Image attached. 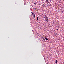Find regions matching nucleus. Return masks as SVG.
I'll use <instances>...</instances> for the list:
<instances>
[{
  "mask_svg": "<svg viewBox=\"0 0 64 64\" xmlns=\"http://www.w3.org/2000/svg\"><path fill=\"white\" fill-rule=\"evenodd\" d=\"M37 20H39V18H38V17L37 18Z\"/></svg>",
  "mask_w": 64,
  "mask_h": 64,
  "instance_id": "obj_7",
  "label": "nucleus"
},
{
  "mask_svg": "<svg viewBox=\"0 0 64 64\" xmlns=\"http://www.w3.org/2000/svg\"><path fill=\"white\" fill-rule=\"evenodd\" d=\"M35 17H36L35 15H34L33 16V17H34V18H35Z\"/></svg>",
  "mask_w": 64,
  "mask_h": 64,
  "instance_id": "obj_4",
  "label": "nucleus"
},
{
  "mask_svg": "<svg viewBox=\"0 0 64 64\" xmlns=\"http://www.w3.org/2000/svg\"><path fill=\"white\" fill-rule=\"evenodd\" d=\"M49 0H46L45 2L46 4H49Z\"/></svg>",
  "mask_w": 64,
  "mask_h": 64,
  "instance_id": "obj_2",
  "label": "nucleus"
},
{
  "mask_svg": "<svg viewBox=\"0 0 64 64\" xmlns=\"http://www.w3.org/2000/svg\"><path fill=\"white\" fill-rule=\"evenodd\" d=\"M56 64H57V63H58V60H56Z\"/></svg>",
  "mask_w": 64,
  "mask_h": 64,
  "instance_id": "obj_3",
  "label": "nucleus"
},
{
  "mask_svg": "<svg viewBox=\"0 0 64 64\" xmlns=\"http://www.w3.org/2000/svg\"><path fill=\"white\" fill-rule=\"evenodd\" d=\"M34 4L35 5H36V4H36V2L34 3Z\"/></svg>",
  "mask_w": 64,
  "mask_h": 64,
  "instance_id": "obj_8",
  "label": "nucleus"
},
{
  "mask_svg": "<svg viewBox=\"0 0 64 64\" xmlns=\"http://www.w3.org/2000/svg\"><path fill=\"white\" fill-rule=\"evenodd\" d=\"M32 15L34 14V13H33V12H32Z\"/></svg>",
  "mask_w": 64,
  "mask_h": 64,
  "instance_id": "obj_9",
  "label": "nucleus"
},
{
  "mask_svg": "<svg viewBox=\"0 0 64 64\" xmlns=\"http://www.w3.org/2000/svg\"><path fill=\"white\" fill-rule=\"evenodd\" d=\"M42 40H44V41L45 40V38H42Z\"/></svg>",
  "mask_w": 64,
  "mask_h": 64,
  "instance_id": "obj_6",
  "label": "nucleus"
},
{
  "mask_svg": "<svg viewBox=\"0 0 64 64\" xmlns=\"http://www.w3.org/2000/svg\"><path fill=\"white\" fill-rule=\"evenodd\" d=\"M45 39H46V40H48V38H45Z\"/></svg>",
  "mask_w": 64,
  "mask_h": 64,
  "instance_id": "obj_5",
  "label": "nucleus"
},
{
  "mask_svg": "<svg viewBox=\"0 0 64 64\" xmlns=\"http://www.w3.org/2000/svg\"><path fill=\"white\" fill-rule=\"evenodd\" d=\"M46 21L47 22H48V17L46 16H45L44 17Z\"/></svg>",
  "mask_w": 64,
  "mask_h": 64,
  "instance_id": "obj_1",
  "label": "nucleus"
},
{
  "mask_svg": "<svg viewBox=\"0 0 64 64\" xmlns=\"http://www.w3.org/2000/svg\"><path fill=\"white\" fill-rule=\"evenodd\" d=\"M50 1H52V0H50Z\"/></svg>",
  "mask_w": 64,
  "mask_h": 64,
  "instance_id": "obj_10",
  "label": "nucleus"
}]
</instances>
